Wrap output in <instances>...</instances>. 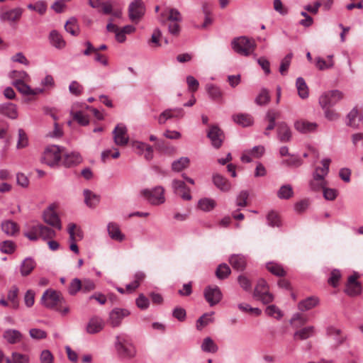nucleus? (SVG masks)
<instances>
[{
	"label": "nucleus",
	"instance_id": "nucleus-1",
	"mask_svg": "<svg viewBox=\"0 0 363 363\" xmlns=\"http://www.w3.org/2000/svg\"><path fill=\"white\" fill-rule=\"evenodd\" d=\"M231 46L233 50L238 54L243 56L250 55L256 48V43L252 38L247 36L235 38Z\"/></svg>",
	"mask_w": 363,
	"mask_h": 363
},
{
	"label": "nucleus",
	"instance_id": "nucleus-2",
	"mask_svg": "<svg viewBox=\"0 0 363 363\" xmlns=\"http://www.w3.org/2000/svg\"><path fill=\"white\" fill-rule=\"evenodd\" d=\"M42 303L48 308H57L65 302L64 298L62 296L61 293L52 290H46L41 298Z\"/></svg>",
	"mask_w": 363,
	"mask_h": 363
},
{
	"label": "nucleus",
	"instance_id": "nucleus-3",
	"mask_svg": "<svg viewBox=\"0 0 363 363\" xmlns=\"http://www.w3.org/2000/svg\"><path fill=\"white\" fill-rule=\"evenodd\" d=\"M344 97V94L337 89L331 90L323 94L319 98L321 108L332 107Z\"/></svg>",
	"mask_w": 363,
	"mask_h": 363
},
{
	"label": "nucleus",
	"instance_id": "nucleus-4",
	"mask_svg": "<svg viewBox=\"0 0 363 363\" xmlns=\"http://www.w3.org/2000/svg\"><path fill=\"white\" fill-rule=\"evenodd\" d=\"M163 187L156 186L152 190L145 189L141 191V194L152 205L163 203L165 201Z\"/></svg>",
	"mask_w": 363,
	"mask_h": 363
},
{
	"label": "nucleus",
	"instance_id": "nucleus-5",
	"mask_svg": "<svg viewBox=\"0 0 363 363\" xmlns=\"http://www.w3.org/2000/svg\"><path fill=\"white\" fill-rule=\"evenodd\" d=\"M62 150L57 145H50L44 151L42 161L50 167L57 164L61 159Z\"/></svg>",
	"mask_w": 363,
	"mask_h": 363
},
{
	"label": "nucleus",
	"instance_id": "nucleus-6",
	"mask_svg": "<svg viewBox=\"0 0 363 363\" xmlns=\"http://www.w3.org/2000/svg\"><path fill=\"white\" fill-rule=\"evenodd\" d=\"M116 348L118 355L123 358H131L135 354L134 346L119 336L116 337Z\"/></svg>",
	"mask_w": 363,
	"mask_h": 363
},
{
	"label": "nucleus",
	"instance_id": "nucleus-7",
	"mask_svg": "<svg viewBox=\"0 0 363 363\" xmlns=\"http://www.w3.org/2000/svg\"><path fill=\"white\" fill-rule=\"evenodd\" d=\"M145 7L141 0H135L128 7V16L131 21L138 23L144 16Z\"/></svg>",
	"mask_w": 363,
	"mask_h": 363
},
{
	"label": "nucleus",
	"instance_id": "nucleus-8",
	"mask_svg": "<svg viewBox=\"0 0 363 363\" xmlns=\"http://www.w3.org/2000/svg\"><path fill=\"white\" fill-rule=\"evenodd\" d=\"M43 220L49 225L57 228V230L62 229V224L60 219L56 212L54 211V206L52 205L47 208L43 213Z\"/></svg>",
	"mask_w": 363,
	"mask_h": 363
},
{
	"label": "nucleus",
	"instance_id": "nucleus-9",
	"mask_svg": "<svg viewBox=\"0 0 363 363\" xmlns=\"http://www.w3.org/2000/svg\"><path fill=\"white\" fill-rule=\"evenodd\" d=\"M203 295L206 301L211 306H213L218 303L222 298V293L220 289L215 286H208L205 288Z\"/></svg>",
	"mask_w": 363,
	"mask_h": 363
},
{
	"label": "nucleus",
	"instance_id": "nucleus-10",
	"mask_svg": "<svg viewBox=\"0 0 363 363\" xmlns=\"http://www.w3.org/2000/svg\"><path fill=\"white\" fill-rule=\"evenodd\" d=\"M207 137L211 140V144L215 148L218 149L221 147L224 134L218 126L212 125L207 133Z\"/></svg>",
	"mask_w": 363,
	"mask_h": 363
},
{
	"label": "nucleus",
	"instance_id": "nucleus-11",
	"mask_svg": "<svg viewBox=\"0 0 363 363\" xmlns=\"http://www.w3.org/2000/svg\"><path fill=\"white\" fill-rule=\"evenodd\" d=\"M113 135L116 145L123 146L128 143L129 138L127 135V128L124 125H117L113 131Z\"/></svg>",
	"mask_w": 363,
	"mask_h": 363
},
{
	"label": "nucleus",
	"instance_id": "nucleus-12",
	"mask_svg": "<svg viewBox=\"0 0 363 363\" xmlns=\"http://www.w3.org/2000/svg\"><path fill=\"white\" fill-rule=\"evenodd\" d=\"M228 262L232 267L239 272L245 270L247 264V256L242 254H233L228 258Z\"/></svg>",
	"mask_w": 363,
	"mask_h": 363
},
{
	"label": "nucleus",
	"instance_id": "nucleus-13",
	"mask_svg": "<svg viewBox=\"0 0 363 363\" xmlns=\"http://www.w3.org/2000/svg\"><path fill=\"white\" fill-rule=\"evenodd\" d=\"M172 187L174 193L179 196L182 199L185 201H189L191 199L190 194V189L186 186L184 182L177 179L172 181Z\"/></svg>",
	"mask_w": 363,
	"mask_h": 363
},
{
	"label": "nucleus",
	"instance_id": "nucleus-14",
	"mask_svg": "<svg viewBox=\"0 0 363 363\" xmlns=\"http://www.w3.org/2000/svg\"><path fill=\"white\" fill-rule=\"evenodd\" d=\"M130 312L127 309L114 308L109 314V322L112 327H118L121 325L122 320L128 316Z\"/></svg>",
	"mask_w": 363,
	"mask_h": 363
},
{
	"label": "nucleus",
	"instance_id": "nucleus-15",
	"mask_svg": "<svg viewBox=\"0 0 363 363\" xmlns=\"http://www.w3.org/2000/svg\"><path fill=\"white\" fill-rule=\"evenodd\" d=\"M347 125L353 128H358L363 124V114L359 113L356 107L353 108L347 115Z\"/></svg>",
	"mask_w": 363,
	"mask_h": 363
},
{
	"label": "nucleus",
	"instance_id": "nucleus-16",
	"mask_svg": "<svg viewBox=\"0 0 363 363\" xmlns=\"http://www.w3.org/2000/svg\"><path fill=\"white\" fill-rule=\"evenodd\" d=\"M13 85L23 95H37L43 92V89H31L30 86L21 79H16L13 82Z\"/></svg>",
	"mask_w": 363,
	"mask_h": 363
},
{
	"label": "nucleus",
	"instance_id": "nucleus-17",
	"mask_svg": "<svg viewBox=\"0 0 363 363\" xmlns=\"http://www.w3.org/2000/svg\"><path fill=\"white\" fill-rule=\"evenodd\" d=\"M294 128L299 133L306 134L316 131L318 124L315 122L299 120L295 122Z\"/></svg>",
	"mask_w": 363,
	"mask_h": 363
},
{
	"label": "nucleus",
	"instance_id": "nucleus-18",
	"mask_svg": "<svg viewBox=\"0 0 363 363\" xmlns=\"http://www.w3.org/2000/svg\"><path fill=\"white\" fill-rule=\"evenodd\" d=\"M277 137L282 143H286L291 140V131L286 123L281 122L277 124Z\"/></svg>",
	"mask_w": 363,
	"mask_h": 363
},
{
	"label": "nucleus",
	"instance_id": "nucleus-19",
	"mask_svg": "<svg viewBox=\"0 0 363 363\" xmlns=\"http://www.w3.org/2000/svg\"><path fill=\"white\" fill-rule=\"evenodd\" d=\"M213 182L218 189L223 191H228L231 189L230 182L225 177L219 174H213Z\"/></svg>",
	"mask_w": 363,
	"mask_h": 363
},
{
	"label": "nucleus",
	"instance_id": "nucleus-20",
	"mask_svg": "<svg viewBox=\"0 0 363 363\" xmlns=\"http://www.w3.org/2000/svg\"><path fill=\"white\" fill-rule=\"evenodd\" d=\"M82 162V157L79 153L71 152L65 154L62 164L65 167H71L77 165Z\"/></svg>",
	"mask_w": 363,
	"mask_h": 363
},
{
	"label": "nucleus",
	"instance_id": "nucleus-21",
	"mask_svg": "<svg viewBox=\"0 0 363 363\" xmlns=\"http://www.w3.org/2000/svg\"><path fill=\"white\" fill-rule=\"evenodd\" d=\"M2 231L9 236L15 235L19 231V227L18 224L11 220H6L1 223Z\"/></svg>",
	"mask_w": 363,
	"mask_h": 363
},
{
	"label": "nucleus",
	"instance_id": "nucleus-22",
	"mask_svg": "<svg viewBox=\"0 0 363 363\" xmlns=\"http://www.w3.org/2000/svg\"><path fill=\"white\" fill-rule=\"evenodd\" d=\"M103 328V320L99 318L94 317L89 320L86 326V332L89 334L97 333L100 332Z\"/></svg>",
	"mask_w": 363,
	"mask_h": 363
},
{
	"label": "nucleus",
	"instance_id": "nucleus-23",
	"mask_svg": "<svg viewBox=\"0 0 363 363\" xmlns=\"http://www.w3.org/2000/svg\"><path fill=\"white\" fill-rule=\"evenodd\" d=\"M232 118L235 123L242 127H247L253 123V118L248 113L235 114Z\"/></svg>",
	"mask_w": 363,
	"mask_h": 363
},
{
	"label": "nucleus",
	"instance_id": "nucleus-24",
	"mask_svg": "<svg viewBox=\"0 0 363 363\" xmlns=\"http://www.w3.org/2000/svg\"><path fill=\"white\" fill-rule=\"evenodd\" d=\"M3 337L9 343L16 344L21 342L22 334L17 330L9 329L4 333Z\"/></svg>",
	"mask_w": 363,
	"mask_h": 363
},
{
	"label": "nucleus",
	"instance_id": "nucleus-25",
	"mask_svg": "<svg viewBox=\"0 0 363 363\" xmlns=\"http://www.w3.org/2000/svg\"><path fill=\"white\" fill-rule=\"evenodd\" d=\"M22 13V9L15 8L2 13L1 18L4 21H16L21 18Z\"/></svg>",
	"mask_w": 363,
	"mask_h": 363
},
{
	"label": "nucleus",
	"instance_id": "nucleus-26",
	"mask_svg": "<svg viewBox=\"0 0 363 363\" xmlns=\"http://www.w3.org/2000/svg\"><path fill=\"white\" fill-rule=\"evenodd\" d=\"M49 39L50 43L57 49L64 48L66 45L62 36L56 30H53L50 33Z\"/></svg>",
	"mask_w": 363,
	"mask_h": 363
},
{
	"label": "nucleus",
	"instance_id": "nucleus-27",
	"mask_svg": "<svg viewBox=\"0 0 363 363\" xmlns=\"http://www.w3.org/2000/svg\"><path fill=\"white\" fill-rule=\"evenodd\" d=\"M0 113L11 119H16L18 117L16 106L11 103L0 105Z\"/></svg>",
	"mask_w": 363,
	"mask_h": 363
},
{
	"label": "nucleus",
	"instance_id": "nucleus-28",
	"mask_svg": "<svg viewBox=\"0 0 363 363\" xmlns=\"http://www.w3.org/2000/svg\"><path fill=\"white\" fill-rule=\"evenodd\" d=\"M84 196V202L90 208L95 207L100 201V196L89 189H84L83 191Z\"/></svg>",
	"mask_w": 363,
	"mask_h": 363
},
{
	"label": "nucleus",
	"instance_id": "nucleus-29",
	"mask_svg": "<svg viewBox=\"0 0 363 363\" xmlns=\"http://www.w3.org/2000/svg\"><path fill=\"white\" fill-rule=\"evenodd\" d=\"M35 267V261L30 257H27L22 262L20 266L21 274L23 277H27L31 273Z\"/></svg>",
	"mask_w": 363,
	"mask_h": 363
},
{
	"label": "nucleus",
	"instance_id": "nucleus-30",
	"mask_svg": "<svg viewBox=\"0 0 363 363\" xmlns=\"http://www.w3.org/2000/svg\"><path fill=\"white\" fill-rule=\"evenodd\" d=\"M319 303V299L315 296H310L301 301L298 303V308L302 311H308Z\"/></svg>",
	"mask_w": 363,
	"mask_h": 363
},
{
	"label": "nucleus",
	"instance_id": "nucleus-31",
	"mask_svg": "<svg viewBox=\"0 0 363 363\" xmlns=\"http://www.w3.org/2000/svg\"><path fill=\"white\" fill-rule=\"evenodd\" d=\"M340 334L341 330L334 327H329L327 329V335L334 338L335 347L343 344L346 340V337L341 336Z\"/></svg>",
	"mask_w": 363,
	"mask_h": 363
},
{
	"label": "nucleus",
	"instance_id": "nucleus-32",
	"mask_svg": "<svg viewBox=\"0 0 363 363\" xmlns=\"http://www.w3.org/2000/svg\"><path fill=\"white\" fill-rule=\"evenodd\" d=\"M108 233L113 240L121 242L125 238V235L121 232L118 225L116 223H110L108 225Z\"/></svg>",
	"mask_w": 363,
	"mask_h": 363
},
{
	"label": "nucleus",
	"instance_id": "nucleus-33",
	"mask_svg": "<svg viewBox=\"0 0 363 363\" xmlns=\"http://www.w3.org/2000/svg\"><path fill=\"white\" fill-rule=\"evenodd\" d=\"M201 348L203 352L209 353H216L218 350V345L210 337L203 339Z\"/></svg>",
	"mask_w": 363,
	"mask_h": 363
},
{
	"label": "nucleus",
	"instance_id": "nucleus-34",
	"mask_svg": "<svg viewBox=\"0 0 363 363\" xmlns=\"http://www.w3.org/2000/svg\"><path fill=\"white\" fill-rule=\"evenodd\" d=\"M190 160L187 157H182L174 161L172 164V169L174 172H179L188 167Z\"/></svg>",
	"mask_w": 363,
	"mask_h": 363
},
{
	"label": "nucleus",
	"instance_id": "nucleus-35",
	"mask_svg": "<svg viewBox=\"0 0 363 363\" xmlns=\"http://www.w3.org/2000/svg\"><path fill=\"white\" fill-rule=\"evenodd\" d=\"M39 238L43 240L52 239L56 236V233L52 228L38 223Z\"/></svg>",
	"mask_w": 363,
	"mask_h": 363
},
{
	"label": "nucleus",
	"instance_id": "nucleus-36",
	"mask_svg": "<svg viewBox=\"0 0 363 363\" xmlns=\"http://www.w3.org/2000/svg\"><path fill=\"white\" fill-rule=\"evenodd\" d=\"M296 84L299 96L302 99L308 98V89L304 79L302 77H298Z\"/></svg>",
	"mask_w": 363,
	"mask_h": 363
},
{
	"label": "nucleus",
	"instance_id": "nucleus-37",
	"mask_svg": "<svg viewBox=\"0 0 363 363\" xmlns=\"http://www.w3.org/2000/svg\"><path fill=\"white\" fill-rule=\"evenodd\" d=\"M270 99L271 97L269 91L265 88H262L259 94L255 98V101L259 106H265L270 101Z\"/></svg>",
	"mask_w": 363,
	"mask_h": 363
},
{
	"label": "nucleus",
	"instance_id": "nucleus-38",
	"mask_svg": "<svg viewBox=\"0 0 363 363\" xmlns=\"http://www.w3.org/2000/svg\"><path fill=\"white\" fill-rule=\"evenodd\" d=\"M231 273V269L225 263H222L218 266L216 270V276L219 279H226Z\"/></svg>",
	"mask_w": 363,
	"mask_h": 363
},
{
	"label": "nucleus",
	"instance_id": "nucleus-39",
	"mask_svg": "<svg viewBox=\"0 0 363 363\" xmlns=\"http://www.w3.org/2000/svg\"><path fill=\"white\" fill-rule=\"evenodd\" d=\"M65 28L67 33L74 36L77 35L79 32V28L75 18H71L69 19L65 25Z\"/></svg>",
	"mask_w": 363,
	"mask_h": 363
},
{
	"label": "nucleus",
	"instance_id": "nucleus-40",
	"mask_svg": "<svg viewBox=\"0 0 363 363\" xmlns=\"http://www.w3.org/2000/svg\"><path fill=\"white\" fill-rule=\"evenodd\" d=\"M314 334V327L313 326H308L303 328L294 333V337L298 338L299 340H306Z\"/></svg>",
	"mask_w": 363,
	"mask_h": 363
},
{
	"label": "nucleus",
	"instance_id": "nucleus-41",
	"mask_svg": "<svg viewBox=\"0 0 363 363\" xmlns=\"http://www.w3.org/2000/svg\"><path fill=\"white\" fill-rule=\"evenodd\" d=\"M206 89L208 92L209 96L213 100H219L222 97V92L219 87L213 84H207L206 85Z\"/></svg>",
	"mask_w": 363,
	"mask_h": 363
},
{
	"label": "nucleus",
	"instance_id": "nucleus-42",
	"mask_svg": "<svg viewBox=\"0 0 363 363\" xmlns=\"http://www.w3.org/2000/svg\"><path fill=\"white\" fill-rule=\"evenodd\" d=\"M294 195L292 186L290 184L283 185L277 191V196L281 199H289Z\"/></svg>",
	"mask_w": 363,
	"mask_h": 363
},
{
	"label": "nucleus",
	"instance_id": "nucleus-43",
	"mask_svg": "<svg viewBox=\"0 0 363 363\" xmlns=\"http://www.w3.org/2000/svg\"><path fill=\"white\" fill-rule=\"evenodd\" d=\"M216 201L213 199L204 198L199 201L198 206L203 211H210L216 206Z\"/></svg>",
	"mask_w": 363,
	"mask_h": 363
},
{
	"label": "nucleus",
	"instance_id": "nucleus-44",
	"mask_svg": "<svg viewBox=\"0 0 363 363\" xmlns=\"http://www.w3.org/2000/svg\"><path fill=\"white\" fill-rule=\"evenodd\" d=\"M289 158L284 160L282 164L290 167H298L302 164V160L296 155H289Z\"/></svg>",
	"mask_w": 363,
	"mask_h": 363
},
{
	"label": "nucleus",
	"instance_id": "nucleus-45",
	"mask_svg": "<svg viewBox=\"0 0 363 363\" xmlns=\"http://www.w3.org/2000/svg\"><path fill=\"white\" fill-rule=\"evenodd\" d=\"M82 283L78 278H74L72 280L68 287V292L70 295L74 296L78 291H82Z\"/></svg>",
	"mask_w": 363,
	"mask_h": 363
},
{
	"label": "nucleus",
	"instance_id": "nucleus-46",
	"mask_svg": "<svg viewBox=\"0 0 363 363\" xmlns=\"http://www.w3.org/2000/svg\"><path fill=\"white\" fill-rule=\"evenodd\" d=\"M23 234L31 241L38 240L39 238L38 224L30 227Z\"/></svg>",
	"mask_w": 363,
	"mask_h": 363
},
{
	"label": "nucleus",
	"instance_id": "nucleus-47",
	"mask_svg": "<svg viewBox=\"0 0 363 363\" xmlns=\"http://www.w3.org/2000/svg\"><path fill=\"white\" fill-rule=\"evenodd\" d=\"M267 315L274 317L277 319H281L283 316L281 311L275 305H269L265 309Z\"/></svg>",
	"mask_w": 363,
	"mask_h": 363
},
{
	"label": "nucleus",
	"instance_id": "nucleus-48",
	"mask_svg": "<svg viewBox=\"0 0 363 363\" xmlns=\"http://www.w3.org/2000/svg\"><path fill=\"white\" fill-rule=\"evenodd\" d=\"M267 269L272 274L278 277H284L286 274V272L282 267L277 264L269 263L267 265Z\"/></svg>",
	"mask_w": 363,
	"mask_h": 363
},
{
	"label": "nucleus",
	"instance_id": "nucleus-49",
	"mask_svg": "<svg viewBox=\"0 0 363 363\" xmlns=\"http://www.w3.org/2000/svg\"><path fill=\"white\" fill-rule=\"evenodd\" d=\"M16 247V244L11 240H5L0 243V250L5 254H12Z\"/></svg>",
	"mask_w": 363,
	"mask_h": 363
},
{
	"label": "nucleus",
	"instance_id": "nucleus-50",
	"mask_svg": "<svg viewBox=\"0 0 363 363\" xmlns=\"http://www.w3.org/2000/svg\"><path fill=\"white\" fill-rule=\"evenodd\" d=\"M18 138L17 141L16 147L18 149L24 148L28 145V139L26 133L22 128H19L18 130Z\"/></svg>",
	"mask_w": 363,
	"mask_h": 363
},
{
	"label": "nucleus",
	"instance_id": "nucleus-51",
	"mask_svg": "<svg viewBox=\"0 0 363 363\" xmlns=\"http://www.w3.org/2000/svg\"><path fill=\"white\" fill-rule=\"evenodd\" d=\"M345 292L350 296H355L361 294L362 286L360 283H355L354 284L347 285Z\"/></svg>",
	"mask_w": 363,
	"mask_h": 363
},
{
	"label": "nucleus",
	"instance_id": "nucleus-52",
	"mask_svg": "<svg viewBox=\"0 0 363 363\" xmlns=\"http://www.w3.org/2000/svg\"><path fill=\"white\" fill-rule=\"evenodd\" d=\"M72 114L73 120L77 121L79 125L85 126L89 124V120L87 116L84 114L82 111H77L72 113Z\"/></svg>",
	"mask_w": 363,
	"mask_h": 363
},
{
	"label": "nucleus",
	"instance_id": "nucleus-53",
	"mask_svg": "<svg viewBox=\"0 0 363 363\" xmlns=\"http://www.w3.org/2000/svg\"><path fill=\"white\" fill-rule=\"evenodd\" d=\"M254 296L261 301L264 304H268L273 301L274 296L268 290L255 294Z\"/></svg>",
	"mask_w": 363,
	"mask_h": 363
},
{
	"label": "nucleus",
	"instance_id": "nucleus-54",
	"mask_svg": "<svg viewBox=\"0 0 363 363\" xmlns=\"http://www.w3.org/2000/svg\"><path fill=\"white\" fill-rule=\"evenodd\" d=\"M268 224L272 227H279L281 225V220L279 215L274 212L271 211L267 216Z\"/></svg>",
	"mask_w": 363,
	"mask_h": 363
},
{
	"label": "nucleus",
	"instance_id": "nucleus-55",
	"mask_svg": "<svg viewBox=\"0 0 363 363\" xmlns=\"http://www.w3.org/2000/svg\"><path fill=\"white\" fill-rule=\"evenodd\" d=\"M249 193L246 190L241 191L236 198V205L239 207H245L247 206V199Z\"/></svg>",
	"mask_w": 363,
	"mask_h": 363
},
{
	"label": "nucleus",
	"instance_id": "nucleus-56",
	"mask_svg": "<svg viewBox=\"0 0 363 363\" xmlns=\"http://www.w3.org/2000/svg\"><path fill=\"white\" fill-rule=\"evenodd\" d=\"M292 57H293V54L289 53L282 60L281 65H280V67H279V72L281 75H285L286 71L288 70V69L290 66Z\"/></svg>",
	"mask_w": 363,
	"mask_h": 363
},
{
	"label": "nucleus",
	"instance_id": "nucleus-57",
	"mask_svg": "<svg viewBox=\"0 0 363 363\" xmlns=\"http://www.w3.org/2000/svg\"><path fill=\"white\" fill-rule=\"evenodd\" d=\"M238 282L240 287L246 291H250L252 288V284L250 280L244 274L239 275L238 277Z\"/></svg>",
	"mask_w": 363,
	"mask_h": 363
},
{
	"label": "nucleus",
	"instance_id": "nucleus-58",
	"mask_svg": "<svg viewBox=\"0 0 363 363\" xmlns=\"http://www.w3.org/2000/svg\"><path fill=\"white\" fill-rule=\"evenodd\" d=\"M186 84L188 85L189 90L191 92L196 91L199 86V81L191 75L186 77Z\"/></svg>",
	"mask_w": 363,
	"mask_h": 363
},
{
	"label": "nucleus",
	"instance_id": "nucleus-59",
	"mask_svg": "<svg viewBox=\"0 0 363 363\" xmlns=\"http://www.w3.org/2000/svg\"><path fill=\"white\" fill-rule=\"evenodd\" d=\"M28 9L30 10H33L39 13L40 14H43L47 9L46 4L43 1H38L35 4H30L28 5Z\"/></svg>",
	"mask_w": 363,
	"mask_h": 363
},
{
	"label": "nucleus",
	"instance_id": "nucleus-60",
	"mask_svg": "<svg viewBox=\"0 0 363 363\" xmlns=\"http://www.w3.org/2000/svg\"><path fill=\"white\" fill-rule=\"evenodd\" d=\"M172 315L180 322L185 320L186 313L184 308L182 307H176L172 311Z\"/></svg>",
	"mask_w": 363,
	"mask_h": 363
},
{
	"label": "nucleus",
	"instance_id": "nucleus-61",
	"mask_svg": "<svg viewBox=\"0 0 363 363\" xmlns=\"http://www.w3.org/2000/svg\"><path fill=\"white\" fill-rule=\"evenodd\" d=\"M69 90L71 94L79 96L83 91V86L77 81H73L69 86Z\"/></svg>",
	"mask_w": 363,
	"mask_h": 363
},
{
	"label": "nucleus",
	"instance_id": "nucleus-62",
	"mask_svg": "<svg viewBox=\"0 0 363 363\" xmlns=\"http://www.w3.org/2000/svg\"><path fill=\"white\" fill-rule=\"evenodd\" d=\"M324 110L325 117L329 121H336L340 118V114L330 107L322 108Z\"/></svg>",
	"mask_w": 363,
	"mask_h": 363
},
{
	"label": "nucleus",
	"instance_id": "nucleus-63",
	"mask_svg": "<svg viewBox=\"0 0 363 363\" xmlns=\"http://www.w3.org/2000/svg\"><path fill=\"white\" fill-rule=\"evenodd\" d=\"M12 357H13L14 363H29L30 358L28 355L21 354L17 352H12Z\"/></svg>",
	"mask_w": 363,
	"mask_h": 363
},
{
	"label": "nucleus",
	"instance_id": "nucleus-64",
	"mask_svg": "<svg viewBox=\"0 0 363 363\" xmlns=\"http://www.w3.org/2000/svg\"><path fill=\"white\" fill-rule=\"evenodd\" d=\"M40 363H53V356L52 353L48 350H43L40 357Z\"/></svg>",
	"mask_w": 363,
	"mask_h": 363
}]
</instances>
